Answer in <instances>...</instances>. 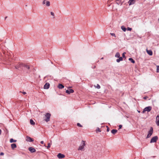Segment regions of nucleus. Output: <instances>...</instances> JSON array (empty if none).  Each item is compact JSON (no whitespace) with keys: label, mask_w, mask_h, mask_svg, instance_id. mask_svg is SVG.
Masks as SVG:
<instances>
[{"label":"nucleus","mask_w":159,"mask_h":159,"mask_svg":"<svg viewBox=\"0 0 159 159\" xmlns=\"http://www.w3.org/2000/svg\"><path fill=\"white\" fill-rule=\"evenodd\" d=\"M19 67H24L27 73H30L31 71L30 66L27 64L21 63L19 64Z\"/></svg>","instance_id":"f257e3e1"},{"label":"nucleus","mask_w":159,"mask_h":159,"mask_svg":"<svg viewBox=\"0 0 159 159\" xmlns=\"http://www.w3.org/2000/svg\"><path fill=\"white\" fill-rule=\"evenodd\" d=\"M153 133V129L152 127H151L148 131V133L147 135L146 138H149L151 137Z\"/></svg>","instance_id":"f03ea898"},{"label":"nucleus","mask_w":159,"mask_h":159,"mask_svg":"<svg viewBox=\"0 0 159 159\" xmlns=\"http://www.w3.org/2000/svg\"><path fill=\"white\" fill-rule=\"evenodd\" d=\"M85 146V141L84 140H82V142L78 148V150H82L84 148V146Z\"/></svg>","instance_id":"7ed1b4c3"},{"label":"nucleus","mask_w":159,"mask_h":159,"mask_svg":"<svg viewBox=\"0 0 159 159\" xmlns=\"http://www.w3.org/2000/svg\"><path fill=\"white\" fill-rule=\"evenodd\" d=\"M45 116L46 118L45 119V120L47 122L50 120L51 114L50 113H47L46 114Z\"/></svg>","instance_id":"20e7f679"},{"label":"nucleus","mask_w":159,"mask_h":159,"mask_svg":"<svg viewBox=\"0 0 159 159\" xmlns=\"http://www.w3.org/2000/svg\"><path fill=\"white\" fill-rule=\"evenodd\" d=\"M158 139V137L157 136H155L151 139L150 140V143H156L157 142V140Z\"/></svg>","instance_id":"39448f33"},{"label":"nucleus","mask_w":159,"mask_h":159,"mask_svg":"<svg viewBox=\"0 0 159 159\" xmlns=\"http://www.w3.org/2000/svg\"><path fill=\"white\" fill-rule=\"evenodd\" d=\"M42 4H45L46 6L48 7H49L50 5V2L47 0H43L42 2Z\"/></svg>","instance_id":"423d86ee"},{"label":"nucleus","mask_w":159,"mask_h":159,"mask_svg":"<svg viewBox=\"0 0 159 159\" xmlns=\"http://www.w3.org/2000/svg\"><path fill=\"white\" fill-rule=\"evenodd\" d=\"M26 140L29 142H32L34 141V139L29 136H27L26 137Z\"/></svg>","instance_id":"0eeeda50"},{"label":"nucleus","mask_w":159,"mask_h":159,"mask_svg":"<svg viewBox=\"0 0 159 159\" xmlns=\"http://www.w3.org/2000/svg\"><path fill=\"white\" fill-rule=\"evenodd\" d=\"M57 157L59 159H62L65 157V155L61 153H59L57 155Z\"/></svg>","instance_id":"6e6552de"},{"label":"nucleus","mask_w":159,"mask_h":159,"mask_svg":"<svg viewBox=\"0 0 159 159\" xmlns=\"http://www.w3.org/2000/svg\"><path fill=\"white\" fill-rule=\"evenodd\" d=\"M50 86V84L48 83H46L44 85L43 88L44 89H48Z\"/></svg>","instance_id":"1a4fd4ad"},{"label":"nucleus","mask_w":159,"mask_h":159,"mask_svg":"<svg viewBox=\"0 0 159 159\" xmlns=\"http://www.w3.org/2000/svg\"><path fill=\"white\" fill-rule=\"evenodd\" d=\"M74 92V90L72 89H69L67 90L66 91V93L68 94H70L71 93H73Z\"/></svg>","instance_id":"9d476101"},{"label":"nucleus","mask_w":159,"mask_h":159,"mask_svg":"<svg viewBox=\"0 0 159 159\" xmlns=\"http://www.w3.org/2000/svg\"><path fill=\"white\" fill-rule=\"evenodd\" d=\"M28 150L31 153L34 152L36 151L35 149L32 147H30Z\"/></svg>","instance_id":"9b49d317"},{"label":"nucleus","mask_w":159,"mask_h":159,"mask_svg":"<svg viewBox=\"0 0 159 159\" xmlns=\"http://www.w3.org/2000/svg\"><path fill=\"white\" fill-rule=\"evenodd\" d=\"M135 0H129L128 3L129 6L133 5L135 3Z\"/></svg>","instance_id":"f8f14e48"},{"label":"nucleus","mask_w":159,"mask_h":159,"mask_svg":"<svg viewBox=\"0 0 159 159\" xmlns=\"http://www.w3.org/2000/svg\"><path fill=\"white\" fill-rule=\"evenodd\" d=\"M152 107L151 106H148L145 107L144 109L146 111L149 112L152 109Z\"/></svg>","instance_id":"ddd939ff"},{"label":"nucleus","mask_w":159,"mask_h":159,"mask_svg":"<svg viewBox=\"0 0 159 159\" xmlns=\"http://www.w3.org/2000/svg\"><path fill=\"white\" fill-rule=\"evenodd\" d=\"M156 122L157 125L158 126L159 125V116L157 115L156 118Z\"/></svg>","instance_id":"4468645a"},{"label":"nucleus","mask_w":159,"mask_h":159,"mask_svg":"<svg viewBox=\"0 0 159 159\" xmlns=\"http://www.w3.org/2000/svg\"><path fill=\"white\" fill-rule=\"evenodd\" d=\"M119 59H117L116 60V61L117 62L119 63L120 61H122L123 60V58L121 57H118Z\"/></svg>","instance_id":"2eb2a0df"},{"label":"nucleus","mask_w":159,"mask_h":159,"mask_svg":"<svg viewBox=\"0 0 159 159\" xmlns=\"http://www.w3.org/2000/svg\"><path fill=\"white\" fill-rule=\"evenodd\" d=\"M147 53L150 56H152V51L151 50H147Z\"/></svg>","instance_id":"dca6fc26"},{"label":"nucleus","mask_w":159,"mask_h":159,"mask_svg":"<svg viewBox=\"0 0 159 159\" xmlns=\"http://www.w3.org/2000/svg\"><path fill=\"white\" fill-rule=\"evenodd\" d=\"M64 86L61 84H59L58 86V87L59 89H62L64 88Z\"/></svg>","instance_id":"f3484780"},{"label":"nucleus","mask_w":159,"mask_h":159,"mask_svg":"<svg viewBox=\"0 0 159 159\" xmlns=\"http://www.w3.org/2000/svg\"><path fill=\"white\" fill-rule=\"evenodd\" d=\"M11 146L12 149H14L16 147V143H12L11 144Z\"/></svg>","instance_id":"a211bd4d"},{"label":"nucleus","mask_w":159,"mask_h":159,"mask_svg":"<svg viewBox=\"0 0 159 159\" xmlns=\"http://www.w3.org/2000/svg\"><path fill=\"white\" fill-rule=\"evenodd\" d=\"M117 132V130L116 129H113L111 130V133L113 134H115Z\"/></svg>","instance_id":"6ab92c4d"},{"label":"nucleus","mask_w":159,"mask_h":159,"mask_svg":"<svg viewBox=\"0 0 159 159\" xmlns=\"http://www.w3.org/2000/svg\"><path fill=\"white\" fill-rule=\"evenodd\" d=\"M129 60L131 62L133 63H135V61L132 58H129Z\"/></svg>","instance_id":"aec40b11"},{"label":"nucleus","mask_w":159,"mask_h":159,"mask_svg":"<svg viewBox=\"0 0 159 159\" xmlns=\"http://www.w3.org/2000/svg\"><path fill=\"white\" fill-rule=\"evenodd\" d=\"M30 124L31 125H34L35 124V122L34 121V120L32 119H31L30 120Z\"/></svg>","instance_id":"412c9836"},{"label":"nucleus","mask_w":159,"mask_h":159,"mask_svg":"<svg viewBox=\"0 0 159 159\" xmlns=\"http://www.w3.org/2000/svg\"><path fill=\"white\" fill-rule=\"evenodd\" d=\"M16 140H14L13 139H11L10 140V142L11 143L16 142Z\"/></svg>","instance_id":"4be33fe9"},{"label":"nucleus","mask_w":159,"mask_h":159,"mask_svg":"<svg viewBox=\"0 0 159 159\" xmlns=\"http://www.w3.org/2000/svg\"><path fill=\"white\" fill-rule=\"evenodd\" d=\"M120 57V54L119 52H117L116 54L115 57H116L118 58Z\"/></svg>","instance_id":"5701e85b"},{"label":"nucleus","mask_w":159,"mask_h":159,"mask_svg":"<svg viewBox=\"0 0 159 159\" xmlns=\"http://www.w3.org/2000/svg\"><path fill=\"white\" fill-rule=\"evenodd\" d=\"M51 15L53 17L52 18H55V15L54 13L52 12H50Z\"/></svg>","instance_id":"b1692460"},{"label":"nucleus","mask_w":159,"mask_h":159,"mask_svg":"<svg viewBox=\"0 0 159 159\" xmlns=\"http://www.w3.org/2000/svg\"><path fill=\"white\" fill-rule=\"evenodd\" d=\"M121 28L122 30H126V28L123 25L122 26Z\"/></svg>","instance_id":"393cba45"},{"label":"nucleus","mask_w":159,"mask_h":159,"mask_svg":"<svg viewBox=\"0 0 159 159\" xmlns=\"http://www.w3.org/2000/svg\"><path fill=\"white\" fill-rule=\"evenodd\" d=\"M126 52H124L123 53H122V57H123V58H125V54H126Z\"/></svg>","instance_id":"a878e982"},{"label":"nucleus","mask_w":159,"mask_h":159,"mask_svg":"<svg viewBox=\"0 0 159 159\" xmlns=\"http://www.w3.org/2000/svg\"><path fill=\"white\" fill-rule=\"evenodd\" d=\"M157 70L156 71L158 73L159 72V66H157Z\"/></svg>","instance_id":"bb28decb"},{"label":"nucleus","mask_w":159,"mask_h":159,"mask_svg":"<svg viewBox=\"0 0 159 159\" xmlns=\"http://www.w3.org/2000/svg\"><path fill=\"white\" fill-rule=\"evenodd\" d=\"M96 132H100L101 131L99 128H97V129L96 130Z\"/></svg>","instance_id":"cd10ccee"},{"label":"nucleus","mask_w":159,"mask_h":159,"mask_svg":"<svg viewBox=\"0 0 159 159\" xmlns=\"http://www.w3.org/2000/svg\"><path fill=\"white\" fill-rule=\"evenodd\" d=\"M51 143H48V146H47V148L48 149L50 147H51Z\"/></svg>","instance_id":"c85d7f7f"},{"label":"nucleus","mask_w":159,"mask_h":159,"mask_svg":"<svg viewBox=\"0 0 159 159\" xmlns=\"http://www.w3.org/2000/svg\"><path fill=\"white\" fill-rule=\"evenodd\" d=\"M77 125L79 127H82V125H81L80 123H77Z\"/></svg>","instance_id":"c756f323"},{"label":"nucleus","mask_w":159,"mask_h":159,"mask_svg":"<svg viewBox=\"0 0 159 159\" xmlns=\"http://www.w3.org/2000/svg\"><path fill=\"white\" fill-rule=\"evenodd\" d=\"M96 88L98 89H100V86L99 84H97L96 86Z\"/></svg>","instance_id":"7c9ffc66"},{"label":"nucleus","mask_w":159,"mask_h":159,"mask_svg":"<svg viewBox=\"0 0 159 159\" xmlns=\"http://www.w3.org/2000/svg\"><path fill=\"white\" fill-rule=\"evenodd\" d=\"M106 127L107 128V132H109L110 131V128L107 126Z\"/></svg>","instance_id":"2f4dec72"},{"label":"nucleus","mask_w":159,"mask_h":159,"mask_svg":"<svg viewBox=\"0 0 159 159\" xmlns=\"http://www.w3.org/2000/svg\"><path fill=\"white\" fill-rule=\"evenodd\" d=\"M110 34L111 35V36H114L115 37H116V35H115V34H114V33H110Z\"/></svg>","instance_id":"473e14b6"},{"label":"nucleus","mask_w":159,"mask_h":159,"mask_svg":"<svg viewBox=\"0 0 159 159\" xmlns=\"http://www.w3.org/2000/svg\"><path fill=\"white\" fill-rule=\"evenodd\" d=\"M15 67L16 69H18L19 68H21V67H19V64L18 66H15Z\"/></svg>","instance_id":"72a5a7b5"},{"label":"nucleus","mask_w":159,"mask_h":159,"mask_svg":"<svg viewBox=\"0 0 159 159\" xmlns=\"http://www.w3.org/2000/svg\"><path fill=\"white\" fill-rule=\"evenodd\" d=\"M122 127V125H119V129H121Z\"/></svg>","instance_id":"f704fd0d"},{"label":"nucleus","mask_w":159,"mask_h":159,"mask_svg":"<svg viewBox=\"0 0 159 159\" xmlns=\"http://www.w3.org/2000/svg\"><path fill=\"white\" fill-rule=\"evenodd\" d=\"M4 155V153L3 152H1L0 153V156H3Z\"/></svg>","instance_id":"c9c22d12"},{"label":"nucleus","mask_w":159,"mask_h":159,"mask_svg":"<svg viewBox=\"0 0 159 159\" xmlns=\"http://www.w3.org/2000/svg\"><path fill=\"white\" fill-rule=\"evenodd\" d=\"M148 98V96H145L143 98L144 99H146Z\"/></svg>","instance_id":"e433bc0d"},{"label":"nucleus","mask_w":159,"mask_h":159,"mask_svg":"<svg viewBox=\"0 0 159 159\" xmlns=\"http://www.w3.org/2000/svg\"><path fill=\"white\" fill-rule=\"evenodd\" d=\"M126 30H132V28L130 27H128L126 28Z\"/></svg>","instance_id":"4c0bfd02"},{"label":"nucleus","mask_w":159,"mask_h":159,"mask_svg":"<svg viewBox=\"0 0 159 159\" xmlns=\"http://www.w3.org/2000/svg\"><path fill=\"white\" fill-rule=\"evenodd\" d=\"M146 111V110H145V109H143V111H142V113H145V112Z\"/></svg>","instance_id":"58836bf2"},{"label":"nucleus","mask_w":159,"mask_h":159,"mask_svg":"<svg viewBox=\"0 0 159 159\" xmlns=\"http://www.w3.org/2000/svg\"><path fill=\"white\" fill-rule=\"evenodd\" d=\"M22 93L24 95L25 94H26V93L25 92H22Z\"/></svg>","instance_id":"ea45409f"},{"label":"nucleus","mask_w":159,"mask_h":159,"mask_svg":"<svg viewBox=\"0 0 159 159\" xmlns=\"http://www.w3.org/2000/svg\"><path fill=\"white\" fill-rule=\"evenodd\" d=\"M44 143V142L43 141H41L40 142V143L41 144H43Z\"/></svg>","instance_id":"a19ab883"},{"label":"nucleus","mask_w":159,"mask_h":159,"mask_svg":"<svg viewBox=\"0 0 159 159\" xmlns=\"http://www.w3.org/2000/svg\"><path fill=\"white\" fill-rule=\"evenodd\" d=\"M1 133H2V130L1 129H0V135L1 134Z\"/></svg>","instance_id":"79ce46f5"},{"label":"nucleus","mask_w":159,"mask_h":159,"mask_svg":"<svg viewBox=\"0 0 159 159\" xmlns=\"http://www.w3.org/2000/svg\"><path fill=\"white\" fill-rule=\"evenodd\" d=\"M93 69H94L96 68V66H93V67H92Z\"/></svg>","instance_id":"37998d69"},{"label":"nucleus","mask_w":159,"mask_h":159,"mask_svg":"<svg viewBox=\"0 0 159 159\" xmlns=\"http://www.w3.org/2000/svg\"><path fill=\"white\" fill-rule=\"evenodd\" d=\"M138 112L139 113H140V111H139L138 110Z\"/></svg>","instance_id":"c03bdc74"},{"label":"nucleus","mask_w":159,"mask_h":159,"mask_svg":"<svg viewBox=\"0 0 159 159\" xmlns=\"http://www.w3.org/2000/svg\"><path fill=\"white\" fill-rule=\"evenodd\" d=\"M124 32H125L126 30H123Z\"/></svg>","instance_id":"a18cd8bd"},{"label":"nucleus","mask_w":159,"mask_h":159,"mask_svg":"<svg viewBox=\"0 0 159 159\" xmlns=\"http://www.w3.org/2000/svg\"><path fill=\"white\" fill-rule=\"evenodd\" d=\"M103 59V57H102V58H101V59Z\"/></svg>","instance_id":"49530a36"}]
</instances>
